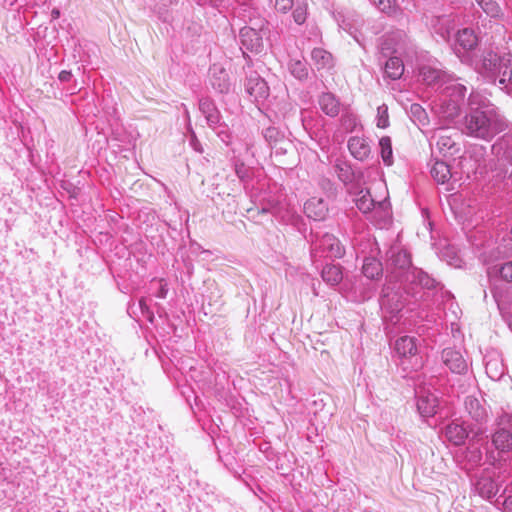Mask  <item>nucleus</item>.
<instances>
[{"mask_svg":"<svg viewBox=\"0 0 512 512\" xmlns=\"http://www.w3.org/2000/svg\"><path fill=\"white\" fill-rule=\"evenodd\" d=\"M341 125L346 132H353L360 125V121L355 114L345 113L341 117Z\"/></svg>","mask_w":512,"mask_h":512,"instance_id":"43","label":"nucleus"},{"mask_svg":"<svg viewBox=\"0 0 512 512\" xmlns=\"http://www.w3.org/2000/svg\"><path fill=\"white\" fill-rule=\"evenodd\" d=\"M373 4L383 13L393 14L395 12V3L393 0H371Z\"/></svg>","mask_w":512,"mask_h":512,"instance_id":"49","label":"nucleus"},{"mask_svg":"<svg viewBox=\"0 0 512 512\" xmlns=\"http://www.w3.org/2000/svg\"><path fill=\"white\" fill-rule=\"evenodd\" d=\"M334 168H335V172L341 182H343L344 184L352 182V180L354 178V173L348 164L336 163Z\"/></svg>","mask_w":512,"mask_h":512,"instance_id":"42","label":"nucleus"},{"mask_svg":"<svg viewBox=\"0 0 512 512\" xmlns=\"http://www.w3.org/2000/svg\"><path fill=\"white\" fill-rule=\"evenodd\" d=\"M139 308L141 310V313L146 319L150 322H153L154 314L151 311L150 307L147 304V301L145 298H141L138 302Z\"/></svg>","mask_w":512,"mask_h":512,"instance_id":"52","label":"nucleus"},{"mask_svg":"<svg viewBox=\"0 0 512 512\" xmlns=\"http://www.w3.org/2000/svg\"><path fill=\"white\" fill-rule=\"evenodd\" d=\"M410 114L413 120L421 125H425L428 121L427 113L420 104H412L410 107Z\"/></svg>","mask_w":512,"mask_h":512,"instance_id":"45","label":"nucleus"},{"mask_svg":"<svg viewBox=\"0 0 512 512\" xmlns=\"http://www.w3.org/2000/svg\"><path fill=\"white\" fill-rule=\"evenodd\" d=\"M507 126L499 109L482 93L472 91L468 97V112L459 121V128L467 136L492 140Z\"/></svg>","mask_w":512,"mask_h":512,"instance_id":"1","label":"nucleus"},{"mask_svg":"<svg viewBox=\"0 0 512 512\" xmlns=\"http://www.w3.org/2000/svg\"><path fill=\"white\" fill-rule=\"evenodd\" d=\"M217 136L220 138V140L225 143L226 145H229L232 141V135L229 130V127L224 123L220 122L217 128H211Z\"/></svg>","mask_w":512,"mask_h":512,"instance_id":"47","label":"nucleus"},{"mask_svg":"<svg viewBox=\"0 0 512 512\" xmlns=\"http://www.w3.org/2000/svg\"><path fill=\"white\" fill-rule=\"evenodd\" d=\"M415 365H420V363H418V359L417 358H416Z\"/></svg>","mask_w":512,"mask_h":512,"instance_id":"63","label":"nucleus"},{"mask_svg":"<svg viewBox=\"0 0 512 512\" xmlns=\"http://www.w3.org/2000/svg\"><path fill=\"white\" fill-rule=\"evenodd\" d=\"M347 147L353 158L358 161H366L371 155V146L365 136H351L348 139Z\"/></svg>","mask_w":512,"mask_h":512,"instance_id":"15","label":"nucleus"},{"mask_svg":"<svg viewBox=\"0 0 512 512\" xmlns=\"http://www.w3.org/2000/svg\"><path fill=\"white\" fill-rule=\"evenodd\" d=\"M416 406L422 417H432L437 413L439 398L435 391L426 387H419L416 390Z\"/></svg>","mask_w":512,"mask_h":512,"instance_id":"10","label":"nucleus"},{"mask_svg":"<svg viewBox=\"0 0 512 512\" xmlns=\"http://www.w3.org/2000/svg\"><path fill=\"white\" fill-rule=\"evenodd\" d=\"M321 277L328 285L336 286L343 279L342 267L337 264H326L321 271Z\"/></svg>","mask_w":512,"mask_h":512,"instance_id":"29","label":"nucleus"},{"mask_svg":"<svg viewBox=\"0 0 512 512\" xmlns=\"http://www.w3.org/2000/svg\"><path fill=\"white\" fill-rule=\"evenodd\" d=\"M294 0H275V8L278 12L287 13L293 8Z\"/></svg>","mask_w":512,"mask_h":512,"instance_id":"53","label":"nucleus"},{"mask_svg":"<svg viewBox=\"0 0 512 512\" xmlns=\"http://www.w3.org/2000/svg\"><path fill=\"white\" fill-rule=\"evenodd\" d=\"M403 72L404 64L402 59L395 55L388 56V59L385 61L384 65L385 75L392 80H397L401 78Z\"/></svg>","mask_w":512,"mask_h":512,"instance_id":"28","label":"nucleus"},{"mask_svg":"<svg viewBox=\"0 0 512 512\" xmlns=\"http://www.w3.org/2000/svg\"><path fill=\"white\" fill-rule=\"evenodd\" d=\"M486 374L492 380H500L505 373V366L498 357L489 358L485 363Z\"/></svg>","mask_w":512,"mask_h":512,"instance_id":"33","label":"nucleus"},{"mask_svg":"<svg viewBox=\"0 0 512 512\" xmlns=\"http://www.w3.org/2000/svg\"><path fill=\"white\" fill-rule=\"evenodd\" d=\"M446 439L454 445H462L468 437L467 429L458 423H450L445 428Z\"/></svg>","mask_w":512,"mask_h":512,"instance_id":"26","label":"nucleus"},{"mask_svg":"<svg viewBox=\"0 0 512 512\" xmlns=\"http://www.w3.org/2000/svg\"><path fill=\"white\" fill-rule=\"evenodd\" d=\"M478 38L474 31L470 28L459 30L456 34L454 50L460 56L467 51L474 49L477 45Z\"/></svg>","mask_w":512,"mask_h":512,"instance_id":"16","label":"nucleus"},{"mask_svg":"<svg viewBox=\"0 0 512 512\" xmlns=\"http://www.w3.org/2000/svg\"><path fill=\"white\" fill-rule=\"evenodd\" d=\"M311 242V257L314 263L318 261V258L336 259L341 258L345 253L340 241L329 233H324L321 236L315 234Z\"/></svg>","mask_w":512,"mask_h":512,"instance_id":"5","label":"nucleus"},{"mask_svg":"<svg viewBox=\"0 0 512 512\" xmlns=\"http://www.w3.org/2000/svg\"><path fill=\"white\" fill-rule=\"evenodd\" d=\"M318 103L320 109L330 117H336L340 112V102L331 92L322 93L319 96Z\"/></svg>","mask_w":512,"mask_h":512,"instance_id":"24","label":"nucleus"},{"mask_svg":"<svg viewBox=\"0 0 512 512\" xmlns=\"http://www.w3.org/2000/svg\"><path fill=\"white\" fill-rule=\"evenodd\" d=\"M407 287L405 283L389 281L385 284L380 298V307L385 319H393L402 311L407 303Z\"/></svg>","mask_w":512,"mask_h":512,"instance_id":"4","label":"nucleus"},{"mask_svg":"<svg viewBox=\"0 0 512 512\" xmlns=\"http://www.w3.org/2000/svg\"><path fill=\"white\" fill-rule=\"evenodd\" d=\"M71 78H72V73L67 70H62L58 75V79L61 82H68V81H70Z\"/></svg>","mask_w":512,"mask_h":512,"instance_id":"59","label":"nucleus"},{"mask_svg":"<svg viewBox=\"0 0 512 512\" xmlns=\"http://www.w3.org/2000/svg\"><path fill=\"white\" fill-rule=\"evenodd\" d=\"M178 0H158V3L155 5L157 13L159 17L163 20L167 19L168 7L177 4Z\"/></svg>","mask_w":512,"mask_h":512,"instance_id":"48","label":"nucleus"},{"mask_svg":"<svg viewBox=\"0 0 512 512\" xmlns=\"http://www.w3.org/2000/svg\"><path fill=\"white\" fill-rule=\"evenodd\" d=\"M195 1L201 6L209 5L212 7H218L222 3V0H195Z\"/></svg>","mask_w":512,"mask_h":512,"instance_id":"57","label":"nucleus"},{"mask_svg":"<svg viewBox=\"0 0 512 512\" xmlns=\"http://www.w3.org/2000/svg\"><path fill=\"white\" fill-rule=\"evenodd\" d=\"M290 73L299 80H305L308 77V68L305 62L292 60L289 63Z\"/></svg>","mask_w":512,"mask_h":512,"instance_id":"41","label":"nucleus"},{"mask_svg":"<svg viewBox=\"0 0 512 512\" xmlns=\"http://www.w3.org/2000/svg\"><path fill=\"white\" fill-rule=\"evenodd\" d=\"M444 365L456 374H463L468 369V363L459 350L446 348L441 354Z\"/></svg>","mask_w":512,"mask_h":512,"instance_id":"14","label":"nucleus"},{"mask_svg":"<svg viewBox=\"0 0 512 512\" xmlns=\"http://www.w3.org/2000/svg\"><path fill=\"white\" fill-rule=\"evenodd\" d=\"M475 490L482 498L493 502L492 499L496 497L499 486L492 478L483 476L477 480Z\"/></svg>","mask_w":512,"mask_h":512,"instance_id":"23","label":"nucleus"},{"mask_svg":"<svg viewBox=\"0 0 512 512\" xmlns=\"http://www.w3.org/2000/svg\"><path fill=\"white\" fill-rule=\"evenodd\" d=\"M430 174L440 184L446 183L452 177L449 165L444 161L438 160L432 164Z\"/></svg>","mask_w":512,"mask_h":512,"instance_id":"30","label":"nucleus"},{"mask_svg":"<svg viewBox=\"0 0 512 512\" xmlns=\"http://www.w3.org/2000/svg\"><path fill=\"white\" fill-rule=\"evenodd\" d=\"M167 294H168L167 284L163 283V280H161L160 287H159L157 293L155 294V296L160 299H165L167 297Z\"/></svg>","mask_w":512,"mask_h":512,"instance_id":"56","label":"nucleus"},{"mask_svg":"<svg viewBox=\"0 0 512 512\" xmlns=\"http://www.w3.org/2000/svg\"><path fill=\"white\" fill-rule=\"evenodd\" d=\"M234 171L243 184H246L251 179V169L239 160L234 163Z\"/></svg>","mask_w":512,"mask_h":512,"instance_id":"44","label":"nucleus"},{"mask_svg":"<svg viewBox=\"0 0 512 512\" xmlns=\"http://www.w3.org/2000/svg\"><path fill=\"white\" fill-rule=\"evenodd\" d=\"M380 155L385 165L393 164L392 141L389 136H383L379 140Z\"/></svg>","mask_w":512,"mask_h":512,"instance_id":"37","label":"nucleus"},{"mask_svg":"<svg viewBox=\"0 0 512 512\" xmlns=\"http://www.w3.org/2000/svg\"><path fill=\"white\" fill-rule=\"evenodd\" d=\"M464 407L465 411L476 423H483L487 420V410L479 399L473 396H467L464 401Z\"/></svg>","mask_w":512,"mask_h":512,"instance_id":"20","label":"nucleus"},{"mask_svg":"<svg viewBox=\"0 0 512 512\" xmlns=\"http://www.w3.org/2000/svg\"><path fill=\"white\" fill-rule=\"evenodd\" d=\"M500 498H502V495H499V497H497L493 503L497 506H499L500 504L502 505V502H500Z\"/></svg>","mask_w":512,"mask_h":512,"instance_id":"61","label":"nucleus"},{"mask_svg":"<svg viewBox=\"0 0 512 512\" xmlns=\"http://www.w3.org/2000/svg\"><path fill=\"white\" fill-rule=\"evenodd\" d=\"M475 2L491 18H499L503 15L501 7L496 0H475Z\"/></svg>","mask_w":512,"mask_h":512,"instance_id":"38","label":"nucleus"},{"mask_svg":"<svg viewBox=\"0 0 512 512\" xmlns=\"http://www.w3.org/2000/svg\"><path fill=\"white\" fill-rule=\"evenodd\" d=\"M461 111V104H459L454 99H446L443 97L441 100V104L439 107L438 114L439 116L448 121L452 122L457 118Z\"/></svg>","mask_w":512,"mask_h":512,"instance_id":"25","label":"nucleus"},{"mask_svg":"<svg viewBox=\"0 0 512 512\" xmlns=\"http://www.w3.org/2000/svg\"><path fill=\"white\" fill-rule=\"evenodd\" d=\"M420 75L425 83L428 85L437 86L440 88L442 85L449 82V75L444 71L430 67L424 66L420 70Z\"/></svg>","mask_w":512,"mask_h":512,"instance_id":"22","label":"nucleus"},{"mask_svg":"<svg viewBox=\"0 0 512 512\" xmlns=\"http://www.w3.org/2000/svg\"><path fill=\"white\" fill-rule=\"evenodd\" d=\"M502 509L504 512H512V495L502 501Z\"/></svg>","mask_w":512,"mask_h":512,"instance_id":"58","label":"nucleus"},{"mask_svg":"<svg viewBox=\"0 0 512 512\" xmlns=\"http://www.w3.org/2000/svg\"><path fill=\"white\" fill-rule=\"evenodd\" d=\"M362 272L369 279H377L383 273L382 263L374 257H366L363 261Z\"/></svg>","mask_w":512,"mask_h":512,"instance_id":"31","label":"nucleus"},{"mask_svg":"<svg viewBox=\"0 0 512 512\" xmlns=\"http://www.w3.org/2000/svg\"><path fill=\"white\" fill-rule=\"evenodd\" d=\"M498 428L492 435V443L501 452L512 449V415L503 413L498 418Z\"/></svg>","mask_w":512,"mask_h":512,"instance_id":"8","label":"nucleus"},{"mask_svg":"<svg viewBox=\"0 0 512 512\" xmlns=\"http://www.w3.org/2000/svg\"><path fill=\"white\" fill-rule=\"evenodd\" d=\"M387 279L406 283L409 275L415 269L412 265L411 254L400 245H392L386 253Z\"/></svg>","mask_w":512,"mask_h":512,"instance_id":"2","label":"nucleus"},{"mask_svg":"<svg viewBox=\"0 0 512 512\" xmlns=\"http://www.w3.org/2000/svg\"><path fill=\"white\" fill-rule=\"evenodd\" d=\"M245 91L256 102L263 101L269 96V87L266 81L256 73L247 77Z\"/></svg>","mask_w":512,"mask_h":512,"instance_id":"13","label":"nucleus"},{"mask_svg":"<svg viewBox=\"0 0 512 512\" xmlns=\"http://www.w3.org/2000/svg\"><path fill=\"white\" fill-rule=\"evenodd\" d=\"M405 285H411L412 288L414 286H419L421 288L430 290L436 288L439 285V283L425 271L415 267V269L409 275V278L406 281Z\"/></svg>","mask_w":512,"mask_h":512,"instance_id":"21","label":"nucleus"},{"mask_svg":"<svg viewBox=\"0 0 512 512\" xmlns=\"http://www.w3.org/2000/svg\"><path fill=\"white\" fill-rule=\"evenodd\" d=\"M308 16V3L306 0L297 1L292 11V17L296 24L302 25L305 23Z\"/></svg>","mask_w":512,"mask_h":512,"instance_id":"39","label":"nucleus"},{"mask_svg":"<svg viewBox=\"0 0 512 512\" xmlns=\"http://www.w3.org/2000/svg\"><path fill=\"white\" fill-rule=\"evenodd\" d=\"M190 145L196 152H198V153L203 152V147H202L201 143L199 142V140L197 139L195 133H192V135H191Z\"/></svg>","mask_w":512,"mask_h":512,"instance_id":"55","label":"nucleus"},{"mask_svg":"<svg viewBox=\"0 0 512 512\" xmlns=\"http://www.w3.org/2000/svg\"><path fill=\"white\" fill-rule=\"evenodd\" d=\"M199 110L205 117L206 122L210 128L218 127L219 123L222 121V116L215 103L211 99H200Z\"/></svg>","mask_w":512,"mask_h":512,"instance_id":"18","label":"nucleus"},{"mask_svg":"<svg viewBox=\"0 0 512 512\" xmlns=\"http://www.w3.org/2000/svg\"><path fill=\"white\" fill-rule=\"evenodd\" d=\"M443 89V97L446 99H454L459 104L464 100L465 94L467 92V88L460 83L457 82H448Z\"/></svg>","mask_w":512,"mask_h":512,"instance_id":"32","label":"nucleus"},{"mask_svg":"<svg viewBox=\"0 0 512 512\" xmlns=\"http://www.w3.org/2000/svg\"><path fill=\"white\" fill-rule=\"evenodd\" d=\"M354 201L357 208L364 214L374 212L385 219L390 215V203L388 200L375 201L369 190H360Z\"/></svg>","mask_w":512,"mask_h":512,"instance_id":"7","label":"nucleus"},{"mask_svg":"<svg viewBox=\"0 0 512 512\" xmlns=\"http://www.w3.org/2000/svg\"><path fill=\"white\" fill-rule=\"evenodd\" d=\"M263 25L264 21H262V24L259 26V28L245 26L240 29L239 38L243 53H245V51L259 53L262 50L263 37L261 31Z\"/></svg>","mask_w":512,"mask_h":512,"instance_id":"11","label":"nucleus"},{"mask_svg":"<svg viewBox=\"0 0 512 512\" xmlns=\"http://www.w3.org/2000/svg\"><path fill=\"white\" fill-rule=\"evenodd\" d=\"M311 59L317 66V69L330 68L333 65L331 53L322 48H314L311 52Z\"/></svg>","mask_w":512,"mask_h":512,"instance_id":"35","label":"nucleus"},{"mask_svg":"<svg viewBox=\"0 0 512 512\" xmlns=\"http://www.w3.org/2000/svg\"><path fill=\"white\" fill-rule=\"evenodd\" d=\"M376 126L385 129L389 126L388 107L385 104L377 108Z\"/></svg>","mask_w":512,"mask_h":512,"instance_id":"46","label":"nucleus"},{"mask_svg":"<svg viewBox=\"0 0 512 512\" xmlns=\"http://www.w3.org/2000/svg\"><path fill=\"white\" fill-rule=\"evenodd\" d=\"M51 16H52V18H53V19H57V18H59V16H60V11H59L58 9H56V8H55V9H53V10H52V12H51Z\"/></svg>","mask_w":512,"mask_h":512,"instance_id":"60","label":"nucleus"},{"mask_svg":"<svg viewBox=\"0 0 512 512\" xmlns=\"http://www.w3.org/2000/svg\"><path fill=\"white\" fill-rule=\"evenodd\" d=\"M431 145H435L444 156H454L459 150L452 133L446 128H438L433 132Z\"/></svg>","mask_w":512,"mask_h":512,"instance_id":"12","label":"nucleus"},{"mask_svg":"<svg viewBox=\"0 0 512 512\" xmlns=\"http://www.w3.org/2000/svg\"><path fill=\"white\" fill-rule=\"evenodd\" d=\"M260 213H270L283 223H290L293 220L294 213L286 208L281 200V196L263 197L260 200Z\"/></svg>","mask_w":512,"mask_h":512,"instance_id":"9","label":"nucleus"},{"mask_svg":"<svg viewBox=\"0 0 512 512\" xmlns=\"http://www.w3.org/2000/svg\"><path fill=\"white\" fill-rule=\"evenodd\" d=\"M498 152L502 151L503 157L512 164V130L505 133L494 145Z\"/></svg>","mask_w":512,"mask_h":512,"instance_id":"36","label":"nucleus"},{"mask_svg":"<svg viewBox=\"0 0 512 512\" xmlns=\"http://www.w3.org/2000/svg\"><path fill=\"white\" fill-rule=\"evenodd\" d=\"M512 68V56L510 54L500 56L492 50L484 51L479 60L475 63V70L491 82H496L503 77V72Z\"/></svg>","mask_w":512,"mask_h":512,"instance_id":"3","label":"nucleus"},{"mask_svg":"<svg viewBox=\"0 0 512 512\" xmlns=\"http://www.w3.org/2000/svg\"><path fill=\"white\" fill-rule=\"evenodd\" d=\"M340 27L343 30L347 31L360 46L365 48L367 37L363 31V29L365 28L364 22H362L361 25L359 27H357L354 24H352L346 20H343Z\"/></svg>","mask_w":512,"mask_h":512,"instance_id":"34","label":"nucleus"},{"mask_svg":"<svg viewBox=\"0 0 512 512\" xmlns=\"http://www.w3.org/2000/svg\"><path fill=\"white\" fill-rule=\"evenodd\" d=\"M210 83L213 89L219 93H228L231 88V82L228 72L221 67L214 65L211 68Z\"/></svg>","mask_w":512,"mask_h":512,"instance_id":"19","label":"nucleus"},{"mask_svg":"<svg viewBox=\"0 0 512 512\" xmlns=\"http://www.w3.org/2000/svg\"><path fill=\"white\" fill-rule=\"evenodd\" d=\"M291 145V141L285 138V142H279L278 145L275 144L271 148L274 150L276 155H283Z\"/></svg>","mask_w":512,"mask_h":512,"instance_id":"54","label":"nucleus"},{"mask_svg":"<svg viewBox=\"0 0 512 512\" xmlns=\"http://www.w3.org/2000/svg\"><path fill=\"white\" fill-rule=\"evenodd\" d=\"M396 353L403 358L416 357L417 345L414 337L403 336L395 342Z\"/></svg>","mask_w":512,"mask_h":512,"instance_id":"27","label":"nucleus"},{"mask_svg":"<svg viewBox=\"0 0 512 512\" xmlns=\"http://www.w3.org/2000/svg\"><path fill=\"white\" fill-rule=\"evenodd\" d=\"M456 262H457V260H451V261H449V264H450V265H455V266H456V265H457V263H456Z\"/></svg>","mask_w":512,"mask_h":512,"instance_id":"62","label":"nucleus"},{"mask_svg":"<svg viewBox=\"0 0 512 512\" xmlns=\"http://www.w3.org/2000/svg\"><path fill=\"white\" fill-rule=\"evenodd\" d=\"M304 213L310 219L321 221L326 218L328 206L322 198L312 197L305 202Z\"/></svg>","mask_w":512,"mask_h":512,"instance_id":"17","label":"nucleus"},{"mask_svg":"<svg viewBox=\"0 0 512 512\" xmlns=\"http://www.w3.org/2000/svg\"><path fill=\"white\" fill-rule=\"evenodd\" d=\"M501 278L507 282H512V261L506 262L501 265L499 269Z\"/></svg>","mask_w":512,"mask_h":512,"instance_id":"51","label":"nucleus"},{"mask_svg":"<svg viewBox=\"0 0 512 512\" xmlns=\"http://www.w3.org/2000/svg\"><path fill=\"white\" fill-rule=\"evenodd\" d=\"M263 136L268 144L272 147L278 145L279 142H285V135L278 128L270 126L263 131Z\"/></svg>","mask_w":512,"mask_h":512,"instance_id":"40","label":"nucleus"},{"mask_svg":"<svg viewBox=\"0 0 512 512\" xmlns=\"http://www.w3.org/2000/svg\"><path fill=\"white\" fill-rule=\"evenodd\" d=\"M408 37L402 30H396L386 33L379 44V51L383 58L390 55H401L407 48Z\"/></svg>","mask_w":512,"mask_h":512,"instance_id":"6","label":"nucleus"},{"mask_svg":"<svg viewBox=\"0 0 512 512\" xmlns=\"http://www.w3.org/2000/svg\"><path fill=\"white\" fill-rule=\"evenodd\" d=\"M498 85L501 89L505 90L508 94L512 95V68L509 70V76L507 77V71L503 72V77L498 80Z\"/></svg>","mask_w":512,"mask_h":512,"instance_id":"50","label":"nucleus"}]
</instances>
